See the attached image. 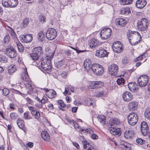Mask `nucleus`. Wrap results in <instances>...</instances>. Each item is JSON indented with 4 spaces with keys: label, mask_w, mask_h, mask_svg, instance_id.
<instances>
[{
    "label": "nucleus",
    "mask_w": 150,
    "mask_h": 150,
    "mask_svg": "<svg viewBox=\"0 0 150 150\" xmlns=\"http://www.w3.org/2000/svg\"><path fill=\"white\" fill-rule=\"evenodd\" d=\"M108 70L110 74L114 76L116 75L118 71V66L115 64H111L109 67Z\"/></svg>",
    "instance_id": "13"
},
{
    "label": "nucleus",
    "mask_w": 150,
    "mask_h": 150,
    "mask_svg": "<svg viewBox=\"0 0 150 150\" xmlns=\"http://www.w3.org/2000/svg\"><path fill=\"white\" fill-rule=\"evenodd\" d=\"M8 61L7 58L3 55L0 54V62L2 63H6Z\"/></svg>",
    "instance_id": "42"
},
{
    "label": "nucleus",
    "mask_w": 150,
    "mask_h": 150,
    "mask_svg": "<svg viewBox=\"0 0 150 150\" xmlns=\"http://www.w3.org/2000/svg\"><path fill=\"white\" fill-rule=\"evenodd\" d=\"M98 120L100 123L104 125L106 123V117L104 115H98L97 117Z\"/></svg>",
    "instance_id": "30"
},
{
    "label": "nucleus",
    "mask_w": 150,
    "mask_h": 150,
    "mask_svg": "<svg viewBox=\"0 0 150 150\" xmlns=\"http://www.w3.org/2000/svg\"><path fill=\"white\" fill-rule=\"evenodd\" d=\"M42 138L44 140L49 142L50 140V137L48 132L46 131H43L41 132Z\"/></svg>",
    "instance_id": "28"
},
{
    "label": "nucleus",
    "mask_w": 150,
    "mask_h": 150,
    "mask_svg": "<svg viewBox=\"0 0 150 150\" xmlns=\"http://www.w3.org/2000/svg\"><path fill=\"white\" fill-rule=\"evenodd\" d=\"M137 142L139 144H142L145 142V141L142 139H137L136 140Z\"/></svg>",
    "instance_id": "53"
},
{
    "label": "nucleus",
    "mask_w": 150,
    "mask_h": 150,
    "mask_svg": "<svg viewBox=\"0 0 150 150\" xmlns=\"http://www.w3.org/2000/svg\"><path fill=\"white\" fill-rule=\"evenodd\" d=\"M141 130L142 134L144 136L146 135L149 131V127L147 123L144 121L141 122Z\"/></svg>",
    "instance_id": "15"
},
{
    "label": "nucleus",
    "mask_w": 150,
    "mask_h": 150,
    "mask_svg": "<svg viewBox=\"0 0 150 150\" xmlns=\"http://www.w3.org/2000/svg\"><path fill=\"white\" fill-rule=\"evenodd\" d=\"M10 117L12 120H15L18 117L17 114L16 113L12 112L10 114Z\"/></svg>",
    "instance_id": "51"
},
{
    "label": "nucleus",
    "mask_w": 150,
    "mask_h": 150,
    "mask_svg": "<svg viewBox=\"0 0 150 150\" xmlns=\"http://www.w3.org/2000/svg\"><path fill=\"white\" fill-rule=\"evenodd\" d=\"M112 32V30L110 28H106L103 29L100 32L101 39L106 40L110 37Z\"/></svg>",
    "instance_id": "7"
},
{
    "label": "nucleus",
    "mask_w": 150,
    "mask_h": 150,
    "mask_svg": "<svg viewBox=\"0 0 150 150\" xmlns=\"http://www.w3.org/2000/svg\"><path fill=\"white\" fill-rule=\"evenodd\" d=\"M22 38L26 42H31L33 39L32 35L30 34L24 35Z\"/></svg>",
    "instance_id": "33"
},
{
    "label": "nucleus",
    "mask_w": 150,
    "mask_h": 150,
    "mask_svg": "<svg viewBox=\"0 0 150 150\" xmlns=\"http://www.w3.org/2000/svg\"><path fill=\"white\" fill-rule=\"evenodd\" d=\"M73 145L78 149H79V144L76 142H73Z\"/></svg>",
    "instance_id": "64"
},
{
    "label": "nucleus",
    "mask_w": 150,
    "mask_h": 150,
    "mask_svg": "<svg viewBox=\"0 0 150 150\" xmlns=\"http://www.w3.org/2000/svg\"><path fill=\"white\" fill-rule=\"evenodd\" d=\"M8 31L9 32V33L11 35L12 37L13 38H14L15 37L16 35L15 32L11 27L9 26H8Z\"/></svg>",
    "instance_id": "43"
},
{
    "label": "nucleus",
    "mask_w": 150,
    "mask_h": 150,
    "mask_svg": "<svg viewBox=\"0 0 150 150\" xmlns=\"http://www.w3.org/2000/svg\"><path fill=\"white\" fill-rule=\"evenodd\" d=\"M120 121L117 118H114L111 121L110 125L111 126H115L117 124H119Z\"/></svg>",
    "instance_id": "41"
},
{
    "label": "nucleus",
    "mask_w": 150,
    "mask_h": 150,
    "mask_svg": "<svg viewBox=\"0 0 150 150\" xmlns=\"http://www.w3.org/2000/svg\"><path fill=\"white\" fill-rule=\"evenodd\" d=\"M28 109L30 110L31 114L34 118L38 120H39L40 117V115L39 111L35 109L33 106H29Z\"/></svg>",
    "instance_id": "12"
},
{
    "label": "nucleus",
    "mask_w": 150,
    "mask_h": 150,
    "mask_svg": "<svg viewBox=\"0 0 150 150\" xmlns=\"http://www.w3.org/2000/svg\"><path fill=\"white\" fill-rule=\"evenodd\" d=\"M48 101V99L46 96H44L42 100H40V103L42 104H44L46 103H47Z\"/></svg>",
    "instance_id": "50"
},
{
    "label": "nucleus",
    "mask_w": 150,
    "mask_h": 150,
    "mask_svg": "<svg viewBox=\"0 0 150 150\" xmlns=\"http://www.w3.org/2000/svg\"><path fill=\"white\" fill-rule=\"evenodd\" d=\"M9 0H2V3L3 6L5 7H10Z\"/></svg>",
    "instance_id": "46"
},
{
    "label": "nucleus",
    "mask_w": 150,
    "mask_h": 150,
    "mask_svg": "<svg viewBox=\"0 0 150 150\" xmlns=\"http://www.w3.org/2000/svg\"><path fill=\"white\" fill-rule=\"evenodd\" d=\"M122 97L125 101H129L132 99L133 96L130 92L126 91L123 93Z\"/></svg>",
    "instance_id": "22"
},
{
    "label": "nucleus",
    "mask_w": 150,
    "mask_h": 150,
    "mask_svg": "<svg viewBox=\"0 0 150 150\" xmlns=\"http://www.w3.org/2000/svg\"><path fill=\"white\" fill-rule=\"evenodd\" d=\"M26 100L30 104H32L33 103V101L28 97L26 98Z\"/></svg>",
    "instance_id": "63"
},
{
    "label": "nucleus",
    "mask_w": 150,
    "mask_h": 150,
    "mask_svg": "<svg viewBox=\"0 0 150 150\" xmlns=\"http://www.w3.org/2000/svg\"><path fill=\"white\" fill-rule=\"evenodd\" d=\"M115 22L116 25L121 27H124L127 23V21L121 18L116 19Z\"/></svg>",
    "instance_id": "18"
},
{
    "label": "nucleus",
    "mask_w": 150,
    "mask_h": 150,
    "mask_svg": "<svg viewBox=\"0 0 150 150\" xmlns=\"http://www.w3.org/2000/svg\"><path fill=\"white\" fill-rule=\"evenodd\" d=\"M93 94L95 96L97 97H101L104 94V92L103 91H98L94 92Z\"/></svg>",
    "instance_id": "39"
},
{
    "label": "nucleus",
    "mask_w": 150,
    "mask_h": 150,
    "mask_svg": "<svg viewBox=\"0 0 150 150\" xmlns=\"http://www.w3.org/2000/svg\"><path fill=\"white\" fill-rule=\"evenodd\" d=\"M29 21L28 19L27 18L25 19L23 21V27H27L29 23Z\"/></svg>",
    "instance_id": "55"
},
{
    "label": "nucleus",
    "mask_w": 150,
    "mask_h": 150,
    "mask_svg": "<svg viewBox=\"0 0 150 150\" xmlns=\"http://www.w3.org/2000/svg\"><path fill=\"white\" fill-rule=\"evenodd\" d=\"M16 44L17 47L19 51L20 52H23L24 48L23 47L22 44L20 42H18Z\"/></svg>",
    "instance_id": "47"
},
{
    "label": "nucleus",
    "mask_w": 150,
    "mask_h": 150,
    "mask_svg": "<svg viewBox=\"0 0 150 150\" xmlns=\"http://www.w3.org/2000/svg\"><path fill=\"white\" fill-rule=\"evenodd\" d=\"M144 116L145 117L148 119H150V108H147L144 112Z\"/></svg>",
    "instance_id": "38"
},
{
    "label": "nucleus",
    "mask_w": 150,
    "mask_h": 150,
    "mask_svg": "<svg viewBox=\"0 0 150 150\" xmlns=\"http://www.w3.org/2000/svg\"><path fill=\"white\" fill-rule=\"evenodd\" d=\"M96 55L100 57H103L107 56L108 53L105 49L100 47L99 50L96 51Z\"/></svg>",
    "instance_id": "16"
},
{
    "label": "nucleus",
    "mask_w": 150,
    "mask_h": 150,
    "mask_svg": "<svg viewBox=\"0 0 150 150\" xmlns=\"http://www.w3.org/2000/svg\"><path fill=\"white\" fill-rule=\"evenodd\" d=\"M148 25L149 23L147 19L143 18L140 21H138V28L139 30L145 33L148 28Z\"/></svg>",
    "instance_id": "3"
},
{
    "label": "nucleus",
    "mask_w": 150,
    "mask_h": 150,
    "mask_svg": "<svg viewBox=\"0 0 150 150\" xmlns=\"http://www.w3.org/2000/svg\"><path fill=\"white\" fill-rule=\"evenodd\" d=\"M6 53L7 56L10 58H14L17 55L16 51L13 47L7 48Z\"/></svg>",
    "instance_id": "14"
},
{
    "label": "nucleus",
    "mask_w": 150,
    "mask_h": 150,
    "mask_svg": "<svg viewBox=\"0 0 150 150\" xmlns=\"http://www.w3.org/2000/svg\"><path fill=\"white\" fill-rule=\"evenodd\" d=\"M103 85V83L100 81H92L89 86L91 89H95L100 88Z\"/></svg>",
    "instance_id": "17"
},
{
    "label": "nucleus",
    "mask_w": 150,
    "mask_h": 150,
    "mask_svg": "<svg viewBox=\"0 0 150 150\" xmlns=\"http://www.w3.org/2000/svg\"><path fill=\"white\" fill-rule=\"evenodd\" d=\"M125 79L121 77H119L117 79L116 82L117 84L119 85H123L125 83Z\"/></svg>",
    "instance_id": "40"
},
{
    "label": "nucleus",
    "mask_w": 150,
    "mask_h": 150,
    "mask_svg": "<svg viewBox=\"0 0 150 150\" xmlns=\"http://www.w3.org/2000/svg\"><path fill=\"white\" fill-rule=\"evenodd\" d=\"M112 49L115 52L120 53L123 51L122 45L119 41L115 42L112 45Z\"/></svg>",
    "instance_id": "11"
},
{
    "label": "nucleus",
    "mask_w": 150,
    "mask_h": 150,
    "mask_svg": "<svg viewBox=\"0 0 150 150\" xmlns=\"http://www.w3.org/2000/svg\"><path fill=\"white\" fill-rule=\"evenodd\" d=\"M43 54V51L41 47H38L34 49L33 52L30 54V57L34 61H37Z\"/></svg>",
    "instance_id": "4"
},
{
    "label": "nucleus",
    "mask_w": 150,
    "mask_h": 150,
    "mask_svg": "<svg viewBox=\"0 0 150 150\" xmlns=\"http://www.w3.org/2000/svg\"><path fill=\"white\" fill-rule=\"evenodd\" d=\"M142 40V38L141 37H140L139 38L138 40L137 41H136L135 42H133V43H130L131 45L132 46H135L138 44L139 43H140L141 42V41Z\"/></svg>",
    "instance_id": "52"
},
{
    "label": "nucleus",
    "mask_w": 150,
    "mask_h": 150,
    "mask_svg": "<svg viewBox=\"0 0 150 150\" xmlns=\"http://www.w3.org/2000/svg\"><path fill=\"white\" fill-rule=\"evenodd\" d=\"M54 55L53 53L50 54V55L47 54L45 59L42 61L41 66L44 70L49 71L51 70L52 67L51 61Z\"/></svg>",
    "instance_id": "2"
},
{
    "label": "nucleus",
    "mask_w": 150,
    "mask_h": 150,
    "mask_svg": "<svg viewBox=\"0 0 150 150\" xmlns=\"http://www.w3.org/2000/svg\"><path fill=\"white\" fill-rule=\"evenodd\" d=\"M130 145L126 143L125 144L123 145L122 147L123 149H125L126 150H130Z\"/></svg>",
    "instance_id": "54"
},
{
    "label": "nucleus",
    "mask_w": 150,
    "mask_h": 150,
    "mask_svg": "<svg viewBox=\"0 0 150 150\" xmlns=\"http://www.w3.org/2000/svg\"><path fill=\"white\" fill-rule=\"evenodd\" d=\"M21 78L22 82L29 91L31 92L35 93L36 92V89L35 86L33 84L32 82L30 81L29 79L27 69H24V72L22 73Z\"/></svg>",
    "instance_id": "1"
},
{
    "label": "nucleus",
    "mask_w": 150,
    "mask_h": 150,
    "mask_svg": "<svg viewBox=\"0 0 150 150\" xmlns=\"http://www.w3.org/2000/svg\"><path fill=\"white\" fill-rule=\"evenodd\" d=\"M23 116L25 119L26 120H30L32 118L31 115H29V112L28 111L25 112L24 113Z\"/></svg>",
    "instance_id": "45"
},
{
    "label": "nucleus",
    "mask_w": 150,
    "mask_h": 150,
    "mask_svg": "<svg viewBox=\"0 0 150 150\" xmlns=\"http://www.w3.org/2000/svg\"><path fill=\"white\" fill-rule=\"evenodd\" d=\"M144 54H143L137 57L134 59V61L135 62H137L138 61L142 59L143 58V57L144 56Z\"/></svg>",
    "instance_id": "58"
},
{
    "label": "nucleus",
    "mask_w": 150,
    "mask_h": 150,
    "mask_svg": "<svg viewBox=\"0 0 150 150\" xmlns=\"http://www.w3.org/2000/svg\"><path fill=\"white\" fill-rule=\"evenodd\" d=\"M64 64V62L63 60H62L56 63L55 65L57 68H60L62 67L63 65Z\"/></svg>",
    "instance_id": "44"
},
{
    "label": "nucleus",
    "mask_w": 150,
    "mask_h": 150,
    "mask_svg": "<svg viewBox=\"0 0 150 150\" xmlns=\"http://www.w3.org/2000/svg\"><path fill=\"white\" fill-rule=\"evenodd\" d=\"M138 103L135 101H133L130 102L129 104V108L131 110H136L137 108Z\"/></svg>",
    "instance_id": "26"
},
{
    "label": "nucleus",
    "mask_w": 150,
    "mask_h": 150,
    "mask_svg": "<svg viewBox=\"0 0 150 150\" xmlns=\"http://www.w3.org/2000/svg\"><path fill=\"white\" fill-rule=\"evenodd\" d=\"M137 81L140 86L144 87L147 85L148 83V77L146 75H142L139 78Z\"/></svg>",
    "instance_id": "10"
},
{
    "label": "nucleus",
    "mask_w": 150,
    "mask_h": 150,
    "mask_svg": "<svg viewBox=\"0 0 150 150\" xmlns=\"http://www.w3.org/2000/svg\"><path fill=\"white\" fill-rule=\"evenodd\" d=\"M135 134V132L133 130H126L124 133V136L127 139L133 138Z\"/></svg>",
    "instance_id": "21"
},
{
    "label": "nucleus",
    "mask_w": 150,
    "mask_h": 150,
    "mask_svg": "<svg viewBox=\"0 0 150 150\" xmlns=\"http://www.w3.org/2000/svg\"><path fill=\"white\" fill-rule=\"evenodd\" d=\"M17 123L20 128L25 132L26 130L25 127L24 122L23 120L21 119H18L17 121Z\"/></svg>",
    "instance_id": "25"
},
{
    "label": "nucleus",
    "mask_w": 150,
    "mask_h": 150,
    "mask_svg": "<svg viewBox=\"0 0 150 150\" xmlns=\"http://www.w3.org/2000/svg\"><path fill=\"white\" fill-rule=\"evenodd\" d=\"M69 90L72 92H74V87L70 86L68 85L65 88V91L64 92V94L65 95L67 94H69L70 93L69 92Z\"/></svg>",
    "instance_id": "29"
},
{
    "label": "nucleus",
    "mask_w": 150,
    "mask_h": 150,
    "mask_svg": "<svg viewBox=\"0 0 150 150\" xmlns=\"http://www.w3.org/2000/svg\"><path fill=\"white\" fill-rule=\"evenodd\" d=\"M79 132H81L84 133H86L87 134H92L93 132V131L90 128H87L85 129H81L80 128L79 129Z\"/></svg>",
    "instance_id": "36"
},
{
    "label": "nucleus",
    "mask_w": 150,
    "mask_h": 150,
    "mask_svg": "<svg viewBox=\"0 0 150 150\" xmlns=\"http://www.w3.org/2000/svg\"><path fill=\"white\" fill-rule=\"evenodd\" d=\"M10 39V37L8 35H6L4 39V42L6 43H8Z\"/></svg>",
    "instance_id": "57"
},
{
    "label": "nucleus",
    "mask_w": 150,
    "mask_h": 150,
    "mask_svg": "<svg viewBox=\"0 0 150 150\" xmlns=\"http://www.w3.org/2000/svg\"><path fill=\"white\" fill-rule=\"evenodd\" d=\"M17 69L14 64H11L8 67V72L10 74H12L15 72Z\"/></svg>",
    "instance_id": "32"
},
{
    "label": "nucleus",
    "mask_w": 150,
    "mask_h": 150,
    "mask_svg": "<svg viewBox=\"0 0 150 150\" xmlns=\"http://www.w3.org/2000/svg\"><path fill=\"white\" fill-rule=\"evenodd\" d=\"M94 102L93 100L88 98L86 99V104L88 106H91L93 104Z\"/></svg>",
    "instance_id": "48"
},
{
    "label": "nucleus",
    "mask_w": 150,
    "mask_h": 150,
    "mask_svg": "<svg viewBox=\"0 0 150 150\" xmlns=\"http://www.w3.org/2000/svg\"><path fill=\"white\" fill-rule=\"evenodd\" d=\"M109 130L110 132L114 135H117L118 136L121 134L120 129L118 128L110 127Z\"/></svg>",
    "instance_id": "19"
},
{
    "label": "nucleus",
    "mask_w": 150,
    "mask_h": 150,
    "mask_svg": "<svg viewBox=\"0 0 150 150\" xmlns=\"http://www.w3.org/2000/svg\"><path fill=\"white\" fill-rule=\"evenodd\" d=\"M10 7H14L18 4V0H9Z\"/></svg>",
    "instance_id": "35"
},
{
    "label": "nucleus",
    "mask_w": 150,
    "mask_h": 150,
    "mask_svg": "<svg viewBox=\"0 0 150 150\" xmlns=\"http://www.w3.org/2000/svg\"><path fill=\"white\" fill-rule=\"evenodd\" d=\"M91 137L93 139H98V136L95 134H93L91 135Z\"/></svg>",
    "instance_id": "61"
},
{
    "label": "nucleus",
    "mask_w": 150,
    "mask_h": 150,
    "mask_svg": "<svg viewBox=\"0 0 150 150\" xmlns=\"http://www.w3.org/2000/svg\"><path fill=\"white\" fill-rule=\"evenodd\" d=\"M133 0H119L120 3L121 5H125L131 4Z\"/></svg>",
    "instance_id": "37"
},
{
    "label": "nucleus",
    "mask_w": 150,
    "mask_h": 150,
    "mask_svg": "<svg viewBox=\"0 0 150 150\" xmlns=\"http://www.w3.org/2000/svg\"><path fill=\"white\" fill-rule=\"evenodd\" d=\"M57 36V32L55 29L53 28L49 29L46 33V38L50 40L54 39Z\"/></svg>",
    "instance_id": "8"
},
{
    "label": "nucleus",
    "mask_w": 150,
    "mask_h": 150,
    "mask_svg": "<svg viewBox=\"0 0 150 150\" xmlns=\"http://www.w3.org/2000/svg\"><path fill=\"white\" fill-rule=\"evenodd\" d=\"M130 12L129 8V7L123 8H121L120 10V13L121 14H129Z\"/></svg>",
    "instance_id": "34"
},
{
    "label": "nucleus",
    "mask_w": 150,
    "mask_h": 150,
    "mask_svg": "<svg viewBox=\"0 0 150 150\" xmlns=\"http://www.w3.org/2000/svg\"><path fill=\"white\" fill-rule=\"evenodd\" d=\"M91 69L93 72L97 75L101 76L104 72V70L103 67L97 64H92Z\"/></svg>",
    "instance_id": "6"
},
{
    "label": "nucleus",
    "mask_w": 150,
    "mask_h": 150,
    "mask_svg": "<svg viewBox=\"0 0 150 150\" xmlns=\"http://www.w3.org/2000/svg\"><path fill=\"white\" fill-rule=\"evenodd\" d=\"M89 44L90 47L93 48L98 46L100 42L97 39L93 38L90 40Z\"/></svg>",
    "instance_id": "20"
},
{
    "label": "nucleus",
    "mask_w": 150,
    "mask_h": 150,
    "mask_svg": "<svg viewBox=\"0 0 150 150\" xmlns=\"http://www.w3.org/2000/svg\"><path fill=\"white\" fill-rule=\"evenodd\" d=\"M128 86L129 90L132 91H134L138 89L137 85L135 83L130 82Z\"/></svg>",
    "instance_id": "27"
},
{
    "label": "nucleus",
    "mask_w": 150,
    "mask_h": 150,
    "mask_svg": "<svg viewBox=\"0 0 150 150\" xmlns=\"http://www.w3.org/2000/svg\"><path fill=\"white\" fill-rule=\"evenodd\" d=\"M83 147L84 149H86L87 148V144L88 143V142L86 141H83Z\"/></svg>",
    "instance_id": "62"
},
{
    "label": "nucleus",
    "mask_w": 150,
    "mask_h": 150,
    "mask_svg": "<svg viewBox=\"0 0 150 150\" xmlns=\"http://www.w3.org/2000/svg\"><path fill=\"white\" fill-rule=\"evenodd\" d=\"M58 103L59 105L62 108H64L65 107V105L64 104L62 100H60L58 101Z\"/></svg>",
    "instance_id": "59"
},
{
    "label": "nucleus",
    "mask_w": 150,
    "mask_h": 150,
    "mask_svg": "<svg viewBox=\"0 0 150 150\" xmlns=\"http://www.w3.org/2000/svg\"><path fill=\"white\" fill-rule=\"evenodd\" d=\"M38 37L41 42L44 41L45 39V33L42 30L40 31L38 34Z\"/></svg>",
    "instance_id": "31"
},
{
    "label": "nucleus",
    "mask_w": 150,
    "mask_h": 150,
    "mask_svg": "<svg viewBox=\"0 0 150 150\" xmlns=\"http://www.w3.org/2000/svg\"><path fill=\"white\" fill-rule=\"evenodd\" d=\"M2 94L4 96H6L9 93V90L6 88H4L2 90Z\"/></svg>",
    "instance_id": "49"
},
{
    "label": "nucleus",
    "mask_w": 150,
    "mask_h": 150,
    "mask_svg": "<svg viewBox=\"0 0 150 150\" xmlns=\"http://www.w3.org/2000/svg\"><path fill=\"white\" fill-rule=\"evenodd\" d=\"M138 120V116L135 113H131L128 116L127 121L128 124L130 125H135L137 124Z\"/></svg>",
    "instance_id": "5"
},
{
    "label": "nucleus",
    "mask_w": 150,
    "mask_h": 150,
    "mask_svg": "<svg viewBox=\"0 0 150 150\" xmlns=\"http://www.w3.org/2000/svg\"><path fill=\"white\" fill-rule=\"evenodd\" d=\"M40 90L41 91L45 92L46 95L50 98L53 99L56 97V93L54 90H49L46 88H40Z\"/></svg>",
    "instance_id": "9"
},
{
    "label": "nucleus",
    "mask_w": 150,
    "mask_h": 150,
    "mask_svg": "<svg viewBox=\"0 0 150 150\" xmlns=\"http://www.w3.org/2000/svg\"><path fill=\"white\" fill-rule=\"evenodd\" d=\"M91 61L89 58L86 59L84 62L83 65L84 67L87 70L91 69Z\"/></svg>",
    "instance_id": "23"
},
{
    "label": "nucleus",
    "mask_w": 150,
    "mask_h": 150,
    "mask_svg": "<svg viewBox=\"0 0 150 150\" xmlns=\"http://www.w3.org/2000/svg\"><path fill=\"white\" fill-rule=\"evenodd\" d=\"M122 62L124 64H126L128 63V60L126 57H124L122 59Z\"/></svg>",
    "instance_id": "56"
},
{
    "label": "nucleus",
    "mask_w": 150,
    "mask_h": 150,
    "mask_svg": "<svg viewBox=\"0 0 150 150\" xmlns=\"http://www.w3.org/2000/svg\"><path fill=\"white\" fill-rule=\"evenodd\" d=\"M146 4L145 0H138L136 1V5L137 8H144Z\"/></svg>",
    "instance_id": "24"
},
{
    "label": "nucleus",
    "mask_w": 150,
    "mask_h": 150,
    "mask_svg": "<svg viewBox=\"0 0 150 150\" xmlns=\"http://www.w3.org/2000/svg\"><path fill=\"white\" fill-rule=\"evenodd\" d=\"M39 19L40 21L42 23H43L45 21V17L43 16H39Z\"/></svg>",
    "instance_id": "60"
}]
</instances>
